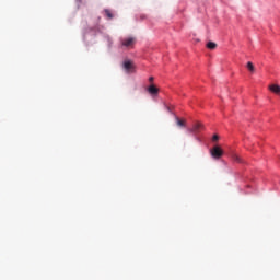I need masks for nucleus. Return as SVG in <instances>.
I'll use <instances>...</instances> for the list:
<instances>
[{
  "label": "nucleus",
  "mask_w": 280,
  "mask_h": 280,
  "mask_svg": "<svg viewBox=\"0 0 280 280\" xmlns=\"http://www.w3.org/2000/svg\"><path fill=\"white\" fill-rule=\"evenodd\" d=\"M210 154L213 159L220 160L224 155V151L222 147L215 145L213 149L210 150Z\"/></svg>",
  "instance_id": "f257e3e1"
},
{
  "label": "nucleus",
  "mask_w": 280,
  "mask_h": 280,
  "mask_svg": "<svg viewBox=\"0 0 280 280\" xmlns=\"http://www.w3.org/2000/svg\"><path fill=\"white\" fill-rule=\"evenodd\" d=\"M136 37H126L120 40L121 47L133 48L136 45Z\"/></svg>",
  "instance_id": "f03ea898"
},
{
  "label": "nucleus",
  "mask_w": 280,
  "mask_h": 280,
  "mask_svg": "<svg viewBox=\"0 0 280 280\" xmlns=\"http://www.w3.org/2000/svg\"><path fill=\"white\" fill-rule=\"evenodd\" d=\"M122 68L125 69V71L127 73H133L135 69H136L133 61L130 60V59H125L124 60Z\"/></svg>",
  "instance_id": "7ed1b4c3"
},
{
  "label": "nucleus",
  "mask_w": 280,
  "mask_h": 280,
  "mask_svg": "<svg viewBox=\"0 0 280 280\" xmlns=\"http://www.w3.org/2000/svg\"><path fill=\"white\" fill-rule=\"evenodd\" d=\"M202 130H205V126L201 125V122H196L191 129H188L189 132L194 133V135H198L200 133Z\"/></svg>",
  "instance_id": "20e7f679"
},
{
  "label": "nucleus",
  "mask_w": 280,
  "mask_h": 280,
  "mask_svg": "<svg viewBox=\"0 0 280 280\" xmlns=\"http://www.w3.org/2000/svg\"><path fill=\"white\" fill-rule=\"evenodd\" d=\"M269 90L276 95H280V85L279 84H270Z\"/></svg>",
  "instance_id": "39448f33"
},
{
  "label": "nucleus",
  "mask_w": 280,
  "mask_h": 280,
  "mask_svg": "<svg viewBox=\"0 0 280 280\" xmlns=\"http://www.w3.org/2000/svg\"><path fill=\"white\" fill-rule=\"evenodd\" d=\"M148 92H149L151 95H158V94H159V88H156L155 84H151V85L148 88Z\"/></svg>",
  "instance_id": "423d86ee"
},
{
  "label": "nucleus",
  "mask_w": 280,
  "mask_h": 280,
  "mask_svg": "<svg viewBox=\"0 0 280 280\" xmlns=\"http://www.w3.org/2000/svg\"><path fill=\"white\" fill-rule=\"evenodd\" d=\"M104 14L108 20H113L115 18V15L110 9H104Z\"/></svg>",
  "instance_id": "0eeeda50"
},
{
  "label": "nucleus",
  "mask_w": 280,
  "mask_h": 280,
  "mask_svg": "<svg viewBox=\"0 0 280 280\" xmlns=\"http://www.w3.org/2000/svg\"><path fill=\"white\" fill-rule=\"evenodd\" d=\"M218 47V44L215 42H208L207 43V48L210 49V50H214L217 49Z\"/></svg>",
  "instance_id": "6e6552de"
},
{
  "label": "nucleus",
  "mask_w": 280,
  "mask_h": 280,
  "mask_svg": "<svg viewBox=\"0 0 280 280\" xmlns=\"http://www.w3.org/2000/svg\"><path fill=\"white\" fill-rule=\"evenodd\" d=\"M246 67L250 72H255V65L253 63V61H248Z\"/></svg>",
  "instance_id": "1a4fd4ad"
},
{
  "label": "nucleus",
  "mask_w": 280,
  "mask_h": 280,
  "mask_svg": "<svg viewBox=\"0 0 280 280\" xmlns=\"http://www.w3.org/2000/svg\"><path fill=\"white\" fill-rule=\"evenodd\" d=\"M176 124H177L178 127H185L186 126L185 120H180V118H176Z\"/></svg>",
  "instance_id": "9d476101"
},
{
  "label": "nucleus",
  "mask_w": 280,
  "mask_h": 280,
  "mask_svg": "<svg viewBox=\"0 0 280 280\" xmlns=\"http://www.w3.org/2000/svg\"><path fill=\"white\" fill-rule=\"evenodd\" d=\"M233 161L242 163V158L240 155H233Z\"/></svg>",
  "instance_id": "9b49d317"
},
{
  "label": "nucleus",
  "mask_w": 280,
  "mask_h": 280,
  "mask_svg": "<svg viewBox=\"0 0 280 280\" xmlns=\"http://www.w3.org/2000/svg\"><path fill=\"white\" fill-rule=\"evenodd\" d=\"M220 137L215 133L214 136H212V141H219Z\"/></svg>",
  "instance_id": "f8f14e48"
},
{
  "label": "nucleus",
  "mask_w": 280,
  "mask_h": 280,
  "mask_svg": "<svg viewBox=\"0 0 280 280\" xmlns=\"http://www.w3.org/2000/svg\"><path fill=\"white\" fill-rule=\"evenodd\" d=\"M149 81H150V82H154V77H150V78H149Z\"/></svg>",
  "instance_id": "ddd939ff"
}]
</instances>
